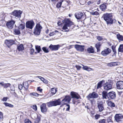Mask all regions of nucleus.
Returning a JSON list of instances; mask_svg holds the SVG:
<instances>
[{"label":"nucleus","instance_id":"obj_45","mask_svg":"<svg viewBox=\"0 0 123 123\" xmlns=\"http://www.w3.org/2000/svg\"><path fill=\"white\" fill-rule=\"evenodd\" d=\"M106 120L105 119H101L99 121V123H105Z\"/></svg>","mask_w":123,"mask_h":123},{"label":"nucleus","instance_id":"obj_3","mask_svg":"<svg viewBox=\"0 0 123 123\" xmlns=\"http://www.w3.org/2000/svg\"><path fill=\"white\" fill-rule=\"evenodd\" d=\"M62 22L64 24V25L62 28L63 30L68 29V27H69L74 25L73 23L68 19H65L62 20Z\"/></svg>","mask_w":123,"mask_h":123},{"label":"nucleus","instance_id":"obj_20","mask_svg":"<svg viewBox=\"0 0 123 123\" xmlns=\"http://www.w3.org/2000/svg\"><path fill=\"white\" fill-rule=\"evenodd\" d=\"M102 99L104 100H106L107 99V98H109L108 95V93L107 92L104 91L102 93Z\"/></svg>","mask_w":123,"mask_h":123},{"label":"nucleus","instance_id":"obj_19","mask_svg":"<svg viewBox=\"0 0 123 123\" xmlns=\"http://www.w3.org/2000/svg\"><path fill=\"white\" fill-rule=\"evenodd\" d=\"M75 17L77 19H81L83 16V13L81 12H79L75 14Z\"/></svg>","mask_w":123,"mask_h":123},{"label":"nucleus","instance_id":"obj_51","mask_svg":"<svg viewBox=\"0 0 123 123\" xmlns=\"http://www.w3.org/2000/svg\"><path fill=\"white\" fill-rule=\"evenodd\" d=\"M34 51V50L33 49H31L30 53L31 55H32Z\"/></svg>","mask_w":123,"mask_h":123},{"label":"nucleus","instance_id":"obj_8","mask_svg":"<svg viewBox=\"0 0 123 123\" xmlns=\"http://www.w3.org/2000/svg\"><path fill=\"white\" fill-rule=\"evenodd\" d=\"M71 98L70 96L66 95L65 96L64 98L62 101V103L65 104L66 103H69L71 100Z\"/></svg>","mask_w":123,"mask_h":123},{"label":"nucleus","instance_id":"obj_36","mask_svg":"<svg viewBox=\"0 0 123 123\" xmlns=\"http://www.w3.org/2000/svg\"><path fill=\"white\" fill-rule=\"evenodd\" d=\"M35 48L38 53H39L40 51L41 50L40 46L38 45L36 46H35Z\"/></svg>","mask_w":123,"mask_h":123},{"label":"nucleus","instance_id":"obj_24","mask_svg":"<svg viewBox=\"0 0 123 123\" xmlns=\"http://www.w3.org/2000/svg\"><path fill=\"white\" fill-rule=\"evenodd\" d=\"M107 105L108 106L111 107H115L116 106L115 104L111 101H108L107 103Z\"/></svg>","mask_w":123,"mask_h":123},{"label":"nucleus","instance_id":"obj_62","mask_svg":"<svg viewBox=\"0 0 123 123\" xmlns=\"http://www.w3.org/2000/svg\"><path fill=\"white\" fill-rule=\"evenodd\" d=\"M0 84L1 85V86H3V87H4V85H5V83H4L3 82H0Z\"/></svg>","mask_w":123,"mask_h":123},{"label":"nucleus","instance_id":"obj_43","mask_svg":"<svg viewBox=\"0 0 123 123\" xmlns=\"http://www.w3.org/2000/svg\"><path fill=\"white\" fill-rule=\"evenodd\" d=\"M3 119V113L0 111V121H1Z\"/></svg>","mask_w":123,"mask_h":123},{"label":"nucleus","instance_id":"obj_39","mask_svg":"<svg viewBox=\"0 0 123 123\" xmlns=\"http://www.w3.org/2000/svg\"><path fill=\"white\" fill-rule=\"evenodd\" d=\"M11 84L9 83H5L4 87L7 88L8 87H10L11 86Z\"/></svg>","mask_w":123,"mask_h":123},{"label":"nucleus","instance_id":"obj_57","mask_svg":"<svg viewBox=\"0 0 123 123\" xmlns=\"http://www.w3.org/2000/svg\"><path fill=\"white\" fill-rule=\"evenodd\" d=\"M75 67L78 70H80L81 68V67L79 65H76Z\"/></svg>","mask_w":123,"mask_h":123},{"label":"nucleus","instance_id":"obj_56","mask_svg":"<svg viewBox=\"0 0 123 123\" xmlns=\"http://www.w3.org/2000/svg\"><path fill=\"white\" fill-rule=\"evenodd\" d=\"M66 105L68 107L67 108V109H66V111H69V109H70L69 105L67 104H66Z\"/></svg>","mask_w":123,"mask_h":123},{"label":"nucleus","instance_id":"obj_2","mask_svg":"<svg viewBox=\"0 0 123 123\" xmlns=\"http://www.w3.org/2000/svg\"><path fill=\"white\" fill-rule=\"evenodd\" d=\"M22 13V12L21 11L15 10L10 13V16L13 19H17L18 18H20L21 17V15Z\"/></svg>","mask_w":123,"mask_h":123},{"label":"nucleus","instance_id":"obj_9","mask_svg":"<svg viewBox=\"0 0 123 123\" xmlns=\"http://www.w3.org/2000/svg\"><path fill=\"white\" fill-rule=\"evenodd\" d=\"M60 47V45L58 44L53 45L52 44H51L49 46V48L51 50L55 51L58 50Z\"/></svg>","mask_w":123,"mask_h":123},{"label":"nucleus","instance_id":"obj_4","mask_svg":"<svg viewBox=\"0 0 123 123\" xmlns=\"http://www.w3.org/2000/svg\"><path fill=\"white\" fill-rule=\"evenodd\" d=\"M42 28V26L39 24H37L34 29L33 32L34 34L36 35H39L40 32Z\"/></svg>","mask_w":123,"mask_h":123},{"label":"nucleus","instance_id":"obj_49","mask_svg":"<svg viewBox=\"0 0 123 123\" xmlns=\"http://www.w3.org/2000/svg\"><path fill=\"white\" fill-rule=\"evenodd\" d=\"M103 39V38L101 36H98L97 37V39L99 41H101Z\"/></svg>","mask_w":123,"mask_h":123},{"label":"nucleus","instance_id":"obj_52","mask_svg":"<svg viewBox=\"0 0 123 123\" xmlns=\"http://www.w3.org/2000/svg\"><path fill=\"white\" fill-rule=\"evenodd\" d=\"M117 62H112V65L113 66H115L117 65Z\"/></svg>","mask_w":123,"mask_h":123},{"label":"nucleus","instance_id":"obj_18","mask_svg":"<svg viewBox=\"0 0 123 123\" xmlns=\"http://www.w3.org/2000/svg\"><path fill=\"white\" fill-rule=\"evenodd\" d=\"M98 107L99 112L102 111L104 109V105H103V103L101 101L98 103Z\"/></svg>","mask_w":123,"mask_h":123},{"label":"nucleus","instance_id":"obj_44","mask_svg":"<svg viewBox=\"0 0 123 123\" xmlns=\"http://www.w3.org/2000/svg\"><path fill=\"white\" fill-rule=\"evenodd\" d=\"M91 14L92 15H95L97 16L99 15V13L97 11L93 12H91Z\"/></svg>","mask_w":123,"mask_h":123},{"label":"nucleus","instance_id":"obj_54","mask_svg":"<svg viewBox=\"0 0 123 123\" xmlns=\"http://www.w3.org/2000/svg\"><path fill=\"white\" fill-rule=\"evenodd\" d=\"M37 90L38 91H40V92H41L42 91V89L40 88V87H38L37 88Z\"/></svg>","mask_w":123,"mask_h":123},{"label":"nucleus","instance_id":"obj_23","mask_svg":"<svg viewBox=\"0 0 123 123\" xmlns=\"http://www.w3.org/2000/svg\"><path fill=\"white\" fill-rule=\"evenodd\" d=\"M18 28L20 30H22L24 29L25 28V23L24 22H22V24H20L18 26Z\"/></svg>","mask_w":123,"mask_h":123},{"label":"nucleus","instance_id":"obj_14","mask_svg":"<svg viewBox=\"0 0 123 123\" xmlns=\"http://www.w3.org/2000/svg\"><path fill=\"white\" fill-rule=\"evenodd\" d=\"M15 22L14 20H12L10 21L7 22L6 23V26L9 28H12Z\"/></svg>","mask_w":123,"mask_h":123},{"label":"nucleus","instance_id":"obj_25","mask_svg":"<svg viewBox=\"0 0 123 123\" xmlns=\"http://www.w3.org/2000/svg\"><path fill=\"white\" fill-rule=\"evenodd\" d=\"M107 4L105 3L101 5L100 6V8L102 11H104L106 8V4Z\"/></svg>","mask_w":123,"mask_h":123},{"label":"nucleus","instance_id":"obj_5","mask_svg":"<svg viewBox=\"0 0 123 123\" xmlns=\"http://www.w3.org/2000/svg\"><path fill=\"white\" fill-rule=\"evenodd\" d=\"M35 25V23L33 20L28 21L26 23V27L27 28L32 29Z\"/></svg>","mask_w":123,"mask_h":123},{"label":"nucleus","instance_id":"obj_16","mask_svg":"<svg viewBox=\"0 0 123 123\" xmlns=\"http://www.w3.org/2000/svg\"><path fill=\"white\" fill-rule=\"evenodd\" d=\"M104 89L106 90H110L112 88V85L109 83L105 84L104 85Z\"/></svg>","mask_w":123,"mask_h":123},{"label":"nucleus","instance_id":"obj_27","mask_svg":"<svg viewBox=\"0 0 123 123\" xmlns=\"http://www.w3.org/2000/svg\"><path fill=\"white\" fill-rule=\"evenodd\" d=\"M23 86L25 90H27L28 89V84L27 82H25L23 84Z\"/></svg>","mask_w":123,"mask_h":123},{"label":"nucleus","instance_id":"obj_29","mask_svg":"<svg viewBox=\"0 0 123 123\" xmlns=\"http://www.w3.org/2000/svg\"><path fill=\"white\" fill-rule=\"evenodd\" d=\"M103 82V80L99 81L98 83L97 87V89H98L102 87V84Z\"/></svg>","mask_w":123,"mask_h":123},{"label":"nucleus","instance_id":"obj_59","mask_svg":"<svg viewBox=\"0 0 123 123\" xmlns=\"http://www.w3.org/2000/svg\"><path fill=\"white\" fill-rule=\"evenodd\" d=\"M108 66H110V67L113 66V65H112V62L108 63Z\"/></svg>","mask_w":123,"mask_h":123},{"label":"nucleus","instance_id":"obj_7","mask_svg":"<svg viewBox=\"0 0 123 123\" xmlns=\"http://www.w3.org/2000/svg\"><path fill=\"white\" fill-rule=\"evenodd\" d=\"M111 51V49L109 48H107L102 51L101 52V54L103 56H106L110 54Z\"/></svg>","mask_w":123,"mask_h":123},{"label":"nucleus","instance_id":"obj_10","mask_svg":"<svg viewBox=\"0 0 123 123\" xmlns=\"http://www.w3.org/2000/svg\"><path fill=\"white\" fill-rule=\"evenodd\" d=\"M14 41L12 40H6L5 41V43L8 48L14 43Z\"/></svg>","mask_w":123,"mask_h":123},{"label":"nucleus","instance_id":"obj_6","mask_svg":"<svg viewBox=\"0 0 123 123\" xmlns=\"http://www.w3.org/2000/svg\"><path fill=\"white\" fill-rule=\"evenodd\" d=\"M98 97V94L95 92H93L89 94L88 95L86 96L87 98H96Z\"/></svg>","mask_w":123,"mask_h":123},{"label":"nucleus","instance_id":"obj_48","mask_svg":"<svg viewBox=\"0 0 123 123\" xmlns=\"http://www.w3.org/2000/svg\"><path fill=\"white\" fill-rule=\"evenodd\" d=\"M10 88L11 90V91H14L15 90V87L13 86V85H12V86H10Z\"/></svg>","mask_w":123,"mask_h":123},{"label":"nucleus","instance_id":"obj_37","mask_svg":"<svg viewBox=\"0 0 123 123\" xmlns=\"http://www.w3.org/2000/svg\"><path fill=\"white\" fill-rule=\"evenodd\" d=\"M42 49L44 52L45 53H48L49 52L48 49L46 47H43Z\"/></svg>","mask_w":123,"mask_h":123},{"label":"nucleus","instance_id":"obj_34","mask_svg":"<svg viewBox=\"0 0 123 123\" xmlns=\"http://www.w3.org/2000/svg\"><path fill=\"white\" fill-rule=\"evenodd\" d=\"M119 52H123V44L120 45L118 49Z\"/></svg>","mask_w":123,"mask_h":123},{"label":"nucleus","instance_id":"obj_15","mask_svg":"<svg viewBox=\"0 0 123 123\" xmlns=\"http://www.w3.org/2000/svg\"><path fill=\"white\" fill-rule=\"evenodd\" d=\"M71 95L73 98H75L78 99L79 98H81L80 96L77 93L73 92H71Z\"/></svg>","mask_w":123,"mask_h":123},{"label":"nucleus","instance_id":"obj_30","mask_svg":"<svg viewBox=\"0 0 123 123\" xmlns=\"http://www.w3.org/2000/svg\"><path fill=\"white\" fill-rule=\"evenodd\" d=\"M101 44L100 43H97L96 44L95 47L97 49V52H98L100 50V48Z\"/></svg>","mask_w":123,"mask_h":123},{"label":"nucleus","instance_id":"obj_40","mask_svg":"<svg viewBox=\"0 0 123 123\" xmlns=\"http://www.w3.org/2000/svg\"><path fill=\"white\" fill-rule=\"evenodd\" d=\"M62 2V1H60V2H58L56 6V7L58 8H59L61 6Z\"/></svg>","mask_w":123,"mask_h":123},{"label":"nucleus","instance_id":"obj_50","mask_svg":"<svg viewBox=\"0 0 123 123\" xmlns=\"http://www.w3.org/2000/svg\"><path fill=\"white\" fill-rule=\"evenodd\" d=\"M100 115L99 114H96L95 116V117L96 119H98L100 117Z\"/></svg>","mask_w":123,"mask_h":123},{"label":"nucleus","instance_id":"obj_58","mask_svg":"<svg viewBox=\"0 0 123 123\" xmlns=\"http://www.w3.org/2000/svg\"><path fill=\"white\" fill-rule=\"evenodd\" d=\"M25 123H32L31 122L29 119H28L25 122Z\"/></svg>","mask_w":123,"mask_h":123},{"label":"nucleus","instance_id":"obj_46","mask_svg":"<svg viewBox=\"0 0 123 123\" xmlns=\"http://www.w3.org/2000/svg\"><path fill=\"white\" fill-rule=\"evenodd\" d=\"M31 107L35 111L37 110V107L36 105H33L31 106Z\"/></svg>","mask_w":123,"mask_h":123},{"label":"nucleus","instance_id":"obj_55","mask_svg":"<svg viewBox=\"0 0 123 123\" xmlns=\"http://www.w3.org/2000/svg\"><path fill=\"white\" fill-rule=\"evenodd\" d=\"M7 99V98L6 97H4L2 99V101H6Z\"/></svg>","mask_w":123,"mask_h":123},{"label":"nucleus","instance_id":"obj_41","mask_svg":"<svg viewBox=\"0 0 123 123\" xmlns=\"http://www.w3.org/2000/svg\"><path fill=\"white\" fill-rule=\"evenodd\" d=\"M30 95H32L35 96H38L39 95L38 93L36 92H32L30 94Z\"/></svg>","mask_w":123,"mask_h":123},{"label":"nucleus","instance_id":"obj_38","mask_svg":"<svg viewBox=\"0 0 123 123\" xmlns=\"http://www.w3.org/2000/svg\"><path fill=\"white\" fill-rule=\"evenodd\" d=\"M57 91L56 89L54 88H53L51 89V93L55 94V93Z\"/></svg>","mask_w":123,"mask_h":123},{"label":"nucleus","instance_id":"obj_26","mask_svg":"<svg viewBox=\"0 0 123 123\" xmlns=\"http://www.w3.org/2000/svg\"><path fill=\"white\" fill-rule=\"evenodd\" d=\"M87 50V51L88 53H92L94 52V50L92 46H91L90 47L88 48Z\"/></svg>","mask_w":123,"mask_h":123},{"label":"nucleus","instance_id":"obj_47","mask_svg":"<svg viewBox=\"0 0 123 123\" xmlns=\"http://www.w3.org/2000/svg\"><path fill=\"white\" fill-rule=\"evenodd\" d=\"M40 120V117H37L36 119V122L37 123H38Z\"/></svg>","mask_w":123,"mask_h":123},{"label":"nucleus","instance_id":"obj_53","mask_svg":"<svg viewBox=\"0 0 123 123\" xmlns=\"http://www.w3.org/2000/svg\"><path fill=\"white\" fill-rule=\"evenodd\" d=\"M23 86L21 85L20 84L18 85V87L19 90H21L23 88Z\"/></svg>","mask_w":123,"mask_h":123},{"label":"nucleus","instance_id":"obj_1","mask_svg":"<svg viewBox=\"0 0 123 123\" xmlns=\"http://www.w3.org/2000/svg\"><path fill=\"white\" fill-rule=\"evenodd\" d=\"M103 17L104 20L106 22L108 25L112 24L116 21L115 19L113 18V16L111 13L105 14H103Z\"/></svg>","mask_w":123,"mask_h":123},{"label":"nucleus","instance_id":"obj_32","mask_svg":"<svg viewBox=\"0 0 123 123\" xmlns=\"http://www.w3.org/2000/svg\"><path fill=\"white\" fill-rule=\"evenodd\" d=\"M20 30L18 28L15 29L14 31L15 34L16 35H18L20 34L21 33Z\"/></svg>","mask_w":123,"mask_h":123},{"label":"nucleus","instance_id":"obj_12","mask_svg":"<svg viewBox=\"0 0 123 123\" xmlns=\"http://www.w3.org/2000/svg\"><path fill=\"white\" fill-rule=\"evenodd\" d=\"M74 47L78 51H83L84 49V46L83 45L75 44L74 45Z\"/></svg>","mask_w":123,"mask_h":123},{"label":"nucleus","instance_id":"obj_61","mask_svg":"<svg viewBox=\"0 0 123 123\" xmlns=\"http://www.w3.org/2000/svg\"><path fill=\"white\" fill-rule=\"evenodd\" d=\"M62 23L61 22V21H59L57 22V24L58 25H61Z\"/></svg>","mask_w":123,"mask_h":123},{"label":"nucleus","instance_id":"obj_31","mask_svg":"<svg viewBox=\"0 0 123 123\" xmlns=\"http://www.w3.org/2000/svg\"><path fill=\"white\" fill-rule=\"evenodd\" d=\"M83 69L85 70H86L88 71H91L92 70V68L88 67L86 66H84L83 65Z\"/></svg>","mask_w":123,"mask_h":123},{"label":"nucleus","instance_id":"obj_35","mask_svg":"<svg viewBox=\"0 0 123 123\" xmlns=\"http://www.w3.org/2000/svg\"><path fill=\"white\" fill-rule=\"evenodd\" d=\"M53 103L54 102L53 101L48 103V106L49 107H51L52 106H54V105Z\"/></svg>","mask_w":123,"mask_h":123},{"label":"nucleus","instance_id":"obj_64","mask_svg":"<svg viewBox=\"0 0 123 123\" xmlns=\"http://www.w3.org/2000/svg\"><path fill=\"white\" fill-rule=\"evenodd\" d=\"M114 53L113 54L114 55H116V50L115 49H112Z\"/></svg>","mask_w":123,"mask_h":123},{"label":"nucleus","instance_id":"obj_60","mask_svg":"<svg viewBox=\"0 0 123 123\" xmlns=\"http://www.w3.org/2000/svg\"><path fill=\"white\" fill-rule=\"evenodd\" d=\"M43 82L45 84H47L48 83V81L46 79H44Z\"/></svg>","mask_w":123,"mask_h":123},{"label":"nucleus","instance_id":"obj_13","mask_svg":"<svg viewBox=\"0 0 123 123\" xmlns=\"http://www.w3.org/2000/svg\"><path fill=\"white\" fill-rule=\"evenodd\" d=\"M115 120L117 122L121 121L123 118V115L121 114H117L115 116Z\"/></svg>","mask_w":123,"mask_h":123},{"label":"nucleus","instance_id":"obj_33","mask_svg":"<svg viewBox=\"0 0 123 123\" xmlns=\"http://www.w3.org/2000/svg\"><path fill=\"white\" fill-rule=\"evenodd\" d=\"M17 49L19 51H22L23 50L24 48L23 44H21L18 46L17 47Z\"/></svg>","mask_w":123,"mask_h":123},{"label":"nucleus","instance_id":"obj_21","mask_svg":"<svg viewBox=\"0 0 123 123\" xmlns=\"http://www.w3.org/2000/svg\"><path fill=\"white\" fill-rule=\"evenodd\" d=\"M41 111L44 113L46 112L47 111V108L45 104L43 103L42 105L40 106Z\"/></svg>","mask_w":123,"mask_h":123},{"label":"nucleus","instance_id":"obj_22","mask_svg":"<svg viewBox=\"0 0 123 123\" xmlns=\"http://www.w3.org/2000/svg\"><path fill=\"white\" fill-rule=\"evenodd\" d=\"M53 101L54 106L60 105L61 104V100L60 99H58L57 100Z\"/></svg>","mask_w":123,"mask_h":123},{"label":"nucleus","instance_id":"obj_17","mask_svg":"<svg viewBox=\"0 0 123 123\" xmlns=\"http://www.w3.org/2000/svg\"><path fill=\"white\" fill-rule=\"evenodd\" d=\"M108 95L109 98L112 99H114L116 97V93L114 92H110L108 93Z\"/></svg>","mask_w":123,"mask_h":123},{"label":"nucleus","instance_id":"obj_63","mask_svg":"<svg viewBox=\"0 0 123 123\" xmlns=\"http://www.w3.org/2000/svg\"><path fill=\"white\" fill-rule=\"evenodd\" d=\"M4 104L6 106H8L9 104L6 102H4Z\"/></svg>","mask_w":123,"mask_h":123},{"label":"nucleus","instance_id":"obj_42","mask_svg":"<svg viewBox=\"0 0 123 123\" xmlns=\"http://www.w3.org/2000/svg\"><path fill=\"white\" fill-rule=\"evenodd\" d=\"M88 100L90 102L91 104L92 105H93L94 103L95 102V100L94 99H91V98H87Z\"/></svg>","mask_w":123,"mask_h":123},{"label":"nucleus","instance_id":"obj_11","mask_svg":"<svg viewBox=\"0 0 123 123\" xmlns=\"http://www.w3.org/2000/svg\"><path fill=\"white\" fill-rule=\"evenodd\" d=\"M117 87L119 89H123V81H119L117 82L116 83Z\"/></svg>","mask_w":123,"mask_h":123},{"label":"nucleus","instance_id":"obj_28","mask_svg":"<svg viewBox=\"0 0 123 123\" xmlns=\"http://www.w3.org/2000/svg\"><path fill=\"white\" fill-rule=\"evenodd\" d=\"M117 37L119 41H123V36L122 35H120L119 34H118L117 35Z\"/></svg>","mask_w":123,"mask_h":123}]
</instances>
